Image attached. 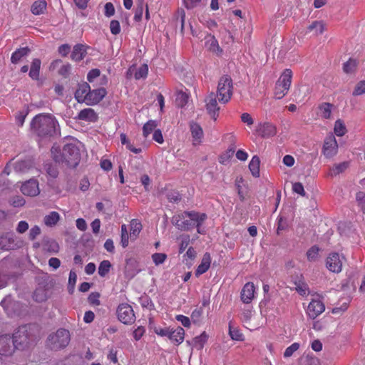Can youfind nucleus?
Segmentation results:
<instances>
[{"mask_svg": "<svg viewBox=\"0 0 365 365\" xmlns=\"http://www.w3.org/2000/svg\"><path fill=\"white\" fill-rule=\"evenodd\" d=\"M58 125V121L52 115L40 113L31 120L30 130L34 135L41 138H50L57 134Z\"/></svg>", "mask_w": 365, "mask_h": 365, "instance_id": "obj_1", "label": "nucleus"}, {"mask_svg": "<svg viewBox=\"0 0 365 365\" xmlns=\"http://www.w3.org/2000/svg\"><path fill=\"white\" fill-rule=\"evenodd\" d=\"M207 219V215L195 211H185L180 215L172 217L171 222L178 230L188 231L194 227H197V232L204 234L205 231L200 229L202 224Z\"/></svg>", "mask_w": 365, "mask_h": 365, "instance_id": "obj_2", "label": "nucleus"}, {"mask_svg": "<svg viewBox=\"0 0 365 365\" xmlns=\"http://www.w3.org/2000/svg\"><path fill=\"white\" fill-rule=\"evenodd\" d=\"M11 338L16 349L19 350L29 349L36 341L31 327L29 324L20 326L14 331Z\"/></svg>", "mask_w": 365, "mask_h": 365, "instance_id": "obj_3", "label": "nucleus"}, {"mask_svg": "<svg viewBox=\"0 0 365 365\" xmlns=\"http://www.w3.org/2000/svg\"><path fill=\"white\" fill-rule=\"evenodd\" d=\"M70 341V333L64 329H59L56 332L51 334L46 341L47 346L53 351L65 348Z\"/></svg>", "mask_w": 365, "mask_h": 365, "instance_id": "obj_4", "label": "nucleus"}, {"mask_svg": "<svg viewBox=\"0 0 365 365\" xmlns=\"http://www.w3.org/2000/svg\"><path fill=\"white\" fill-rule=\"evenodd\" d=\"M233 93V83L231 77L228 75L222 76L219 81L217 89V96L219 101L222 103H227L230 101Z\"/></svg>", "mask_w": 365, "mask_h": 365, "instance_id": "obj_5", "label": "nucleus"}, {"mask_svg": "<svg viewBox=\"0 0 365 365\" xmlns=\"http://www.w3.org/2000/svg\"><path fill=\"white\" fill-rule=\"evenodd\" d=\"M225 138L226 140L231 143V144L227 149V150L221 155L220 160H230L231 158H233L235 155L237 160H247L248 158V154L245 151L242 150H239L236 151V146L235 145V137L231 134H228L226 135Z\"/></svg>", "mask_w": 365, "mask_h": 365, "instance_id": "obj_6", "label": "nucleus"}, {"mask_svg": "<svg viewBox=\"0 0 365 365\" xmlns=\"http://www.w3.org/2000/svg\"><path fill=\"white\" fill-rule=\"evenodd\" d=\"M116 313L118 320L125 324H131L135 320L133 309L128 304H120L117 308Z\"/></svg>", "mask_w": 365, "mask_h": 365, "instance_id": "obj_7", "label": "nucleus"}, {"mask_svg": "<svg viewBox=\"0 0 365 365\" xmlns=\"http://www.w3.org/2000/svg\"><path fill=\"white\" fill-rule=\"evenodd\" d=\"M15 349H16L10 334L0 336V359L11 356Z\"/></svg>", "mask_w": 365, "mask_h": 365, "instance_id": "obj_8", "label": "nucleus"}, {"mask_svg": "<svg viewBox=\"0 0 365 365\" xmlns=\"http://www.w3.org/2000/svg\"><path fill=\"white\" fill-rule=\"evenodd\" d=\"M21 247V242L16 241L11 233H5L0 237V249L2 250H14Z\"/></svg>", "mask_w": 365, "mask_h": 365, "instance_id": "obj_9", "label": "nucleus"}, {"mask_svg": "<svg viewBox=\"0 0 365 365\" xmlns=\"http://www.w3.org/2000/svg\"><path fill=\"white\" fill-rule=\"evenodd\" d=\"M53 160H81L79 149L74 144H66L61 150V159L57 155H54Z\"/></svg>", "mask_w": 365, "mask_h": 365, "instance_id": "obj_10", "label": "nucleus"}, {"mask_svg": "<svg viewBox=\"0 0 365 365\" xmlns=\"http://www.w3.org/2000/svg\"><path fill=\"white\" fill-rule=\"evenodd\" d=\"M338 150V144L335 137L331 134L326 137L324 142L322 153L324 155L330 158L334 157Z\"/></svg>", "mask_w": 365, "mask_h": 365, "instance_id": "obj_11", "label": "nucleus"}, {"mask_svg": "<svg viewBox=\"0 0 365 365\" xmlns=\"http://www.w3.org/2000/svg\"><path fill=\"white\" fill-rule=\"evenodd\" d=\"M206 110L209 115L214 120H216L220 111V107L217 105L216 100V95L214 93H211L205 98Z\"/></svg>", "mask_w": 365, "mask_h": 365, "instance_id": "obj_12", "label": "nucleus"}, {"mask_svg": "<svg viewBox=\"0 0 365 365\" xmlns=\"http://www.w3.org/2000/svg\"><path fill=\"white\" fill-rule=\"evenodd\" d=\"M138 261L133 258L130 257L125 259V265L124 268L125 277L128 279H133L138 273L140 272Z\"/></svg>", "mask_w": 365, "mask_h": 365, "instance_id": "obj_13", "label": "nucleus"}, {"mask_svg": "<svg viewBox=\"0 0 365 365\" xmlns=\"http://www.w3.org/2000/svg\"><path fill=\"white\" fill-rule=\"evenodd\" d=\"M21 191L24 195L35 197L40 193L38 182L35 179L26 181L21 187Z\"/></svg>", "mask_w": 365, "mask_h": 365, "instance_id": "obj_14", "label": "nucleus"}, {"mask_svg": "<svg viewBox=\"0 0 365 365\" xmlns=\"http://www.w3.org/2000/svg\"><path fill=\"white\" fill-rule=\"evenodd\" d=\"M326 265L329 271L335 273L340 272L342 268V260L339 253H331L327 258Z\"/></svg>", "mask_w": 365, "mask_h": 365, "instance_id": "obj_15", "label": "nucleus"}, {"mask_svg": "<svg viewBox=\"0 0 365 365\" xmlns=\"http://www.w3.org/2000/svg\"><path fill=\"white\" fill-rule=\"evenodd\" d=\"M325 309L324 304L320 300L313 299L308 305L307 314L311 319L317 318Z\"/></svg>", "mask_w": 365, "mask_h": 365, "instance_id": "obj_16", "label": "nucleus"}, {"mask_svg": "<svg viewBox=\"0 0 365 365\" xmlns=\"http://www.w3.org/2000/svg\"><path fill=\"white\" fill-rule=\"evenodd\" d=\"M257 132L262 137L269 138L277 134V128L271 123L264 122L259 125Z\"/></svg>", "mask_w": 365, "mask_h": 365, "instance_id": "obj_17", "label": "nucleus"}, {"mask_svg": "<svg viewBox=\"0 0 365 365\" xmlns=\"http://www.w3.org/2000/svg\"><path fill=\"white\" fill-rule=\"evenodd\" d=\"M107 92L104 88L91 90L88 97V105H96L106 95Z\"/></svg>", "mask_w": 365, "mask_h": 365, "instance_id": "obj_18", "label": "nucleus"}, {"mask_svg": "<svg viewBox=\"0 0 365 365\" xmlns=\"http://www.w3.org/2000/svg\"><path fill=\"white\" fill-rule=\"evenodd\" d=\"M78 120L89 123H95L98 119V115L93 108H84L81 110L77 116Z\"/></svg>", "mask_w": 365, "mask_h": 365, "instance_id": "obj_19", "label": "nucleus"}, {"mask_svg": "<svg viewBox=\"0 0 365 365\" xmlns=\"http://www.w3.org/2000/svg\"><path fill=\"white\" fill-rule=\"evenodd\" d=\"M90 86L87 83L78 85V89L75 92V98L78 102H85L87 104Z\"/></svg>", "mask_w": 365, "mask_h": 365, "instance_id": "obj_20", "label": "nucleus"}, {"mask_svg": "<svg viewBox=\"0 0 365 365\" xmlns=\"http://www.w3.org/2000/svg\"><path fill=\"white\" fill-rule=\"evenodd\" d=\"M255 289V287L252 282H247L245 284L241 292V299L244 303L251 302L254 297Z\"/></svg>", "mask_w": 365, "mask_h": 365, "instance_id": "obj_21", "label": "nucleus"}, {"mask_svg": "<svg viewBox=\"0 0 365 365\" xmlns=\"http://www.w3.org/2000/svg\"><path fill=\"white\" fill-rule=\"evenodd\" d=\"M31 50L29 47H21L16 49L14 52L12 53L11 56V62L13 64H17L20 63L24 58L28 56Z\"/></svg>", "mask_w": 365, "mask_h": 365, "instance_id": "obj_22", "label": "nucleus"}, {"mask_svg": "<svg viewBox=\"0 0 365 365\" xmlns=\"http://www.w3.org/2000/svg\"><path fill=\"white\" fill-rule=\"evenodd\" d=\"M190 131L192 137L193 144H200L203 138V130L200 125L196 123H191Z\"/></svg>", "mask_w": 365, "mask_h": 365, "instance_id": "obj_23", "label": "nucleus"}, {"mask_svg": "<svg viewBox=\"0 0 365 365\" xmlns=\"http://www.w3.org/2000/svg\"><path fill=\"white\" fill-rule=\"evenodd\" d=\"M211 263V257L210 255L208 252L204 254L201 263L198 265L195 274L196 277H199L200 275L204 274L207 271L210 266Z\"/></svg>", "mask_w": 365, "mask_h": 365, "instance_id": "obj_24", "label": "nucleus"}, {"mask_svg": "<svg viewBox=\"0 0 365 365\" xmlns=\"http://www.w3.org/2000/svg\"><path fill=\"white\" fill-rule=\"evenodd\" d=\"M292 71L291 69L287 68L283 71L277 83L289 91L292 83Z\"/></svg>", "mask_w": 365, "mask_h": 365, "instance_id": "obj_25", "label": "nucleus"}, {"mask_svg": "<svg viewBox=\"0 0 365 365\" xmlns=\"http://www.w3.org/2000/svg\"><path fill=\"white\" fill-rule=\"evenodd\" d=\"M184 336L185 330L183 328L178 327L176 329H170L168 338L172 341H175L178 344H180L183 341Z\"/></svg>", "mask_w": 365, "mask_h": 365, "instance_id": "obj_26", "label": "nucleus"}, {"mask_svg": "<svg viewBox=\"0 0 365 365\" xmlns=\"http://www.w3.org/2000/svg\"><path fill=\"white\" fill-rule=\"evenodd\" d=\"M47 8V3L45 0H36L31 6V11L34 15H41L44 14Z\"/></svg>", "mask_w": 365, "mask_h": 365, "instance_id": "obj_27", "label": "nucleus"}, {"mask_svg": "<svg viewBox=\"0 0 365 365\" xmlns=\"http://www.w3.org/2000/svg\"><path fill=\"white\" fill-rule=\"evenodd\" d=\"M86 55V49L84 45L77 44L73 47L71 53V58L76 61H81Z\"/></svg>", "mask_w": 365, "mask_h": 365, "instance_id": "obj_28", "label": "nucleus"}, {"mask_svg": "<svg viewBox=\"0 0 365 365\" xmlns=\"http://www.w3.org/2000/svg\"><path fill=\"white\" fill-rule=\"evenodd\" d=\"M41 245L45 250L52 252H57L59 249L58 243L48 237H43Z\"/></svg>", "mask_w": 365, "mask_h": 365, "instance_id": "obj_29", "label": "nucleus"}, {"mask_svg": "<svg viewBox=\"0 0 365 365\" xmlns=\"http://www.w3.org/2000/svg\"><path fill=\"white\" fill-rule=\"evenodd\" d=\"M41 61L39 58H34L32 61L29 76L33 80H38Z\"/></svg>", "mask_w": 365, "mask_h": 365, "instance_id": "obj_30", "label": "nucleus"}, {"mask_svg": "<svg viewBox=\"0 0 365 365\" xmlns=\"http://www.w3.org/2000/svg\"><path fill=\"white\" fill-rule=\"evenodd\" d=\"M300 277H299L298 275L292 276V281L296 286L295 289L297 290V292L299 294L304 296L307 294L308 287L307 284L300 279Z\"/></svg>", "mask_w": 365, "mask_h": 365, "instance_id": "obj_31", "label": "nucleus"}, {"mask_svg": "<svg viewBox=\"0 0 365 365\" xmlns=\"http://www.w3.org/2000/svg\"><path fill=\"white\" fill-rule=\"evenodd\" d=\"M206 44L207 45L209 51L216 53V55L220 56L222 53V49L220 48L215 36H211L210 38L207 41Z\"/></svg>", "mask_w": 365, "mask_h": 365, "instance_id": "obj_32", "label": "nucleus"}, {"mask_svg": "<svg viewBox=\"0 0 365 365\" xmlns=\"http://www.w3.org/2000/svg\"><path fill=\"white\" fill-rule=\"evenodd\" d=\"M208 339V336L205 331H203L200 336L195 337L192 339V344L197 347L198 349H202L204 346V344L206 343ZM188 344H191L190 341H187Z\"/></svg>", "mask_w": 365, "mask_h": 365, "instance_id": "obj_33", "label": "nucleus"}, {"mask_svg": "<svg viewBox=\"0 0 365 365\" xmlns=\"http://www.w3.org/2000/svg\"><path fill=\"white\" fill-rule=\"evenodd\" d=\"M333 105L329 103H323L319 106L320 115L325 119H329L331 115Z\"/></svg>", "mask_w": 365, "mask_h": 365, "instance_id": "obj_34", "label": "nucleus"}, {"mask_svg": "<svg viewBox=\"0 0 365 365\" xmlns=\"http://www.w3.org/2000/svg\"><path fill=\"white\" fill-rule=\"evenodd\" d=\"M349 161H343L339 163H336L330 169V175H337L340 173H342L344 170H346L349 168Z\"/></svg>", "mask_w": 365, "mask_h": 365, "instance_id": "obj_35", "label": "nucleus"}, {"mask_svg": "<svg viewBox=\"0 0 365 365\" xmlns=\"http://www.w3.org/2000/svg\"><path fill=\"white\" fill-rule=\"evenodd\" d=\"M158 126L157 121L155 120H150L147 123H145L143 127V135L144 138H147L148 135L157 130L156 128Z\"/></svg>", "mask_w": 365, "mask_h": 365, "instance_id": "obj_36", "label": "nucleus"}, {"mask_svg": "<svg viewBox=\"0 0 365 365\" xmlns=\"http://www.w3.org/2000/svg\"><path fill=\"white\" fill-rule=\"evenodd\" d=\"M309 31H314L316 35L322 34L325 30V24L322 21H314L308 27Z\"/></svg>", "mask_w": 365, "mask_h": 365, "instance_id": "obj_37", "label": "nucleus"}, {"mask_svg": "<svg viewBox=\"0 0 365 365\" xmlns=\"http://www.w3.org/2000/svg\"><path fill=\"white\" fill-rule=\"evenodd\" d=\"M59 219V214L57 212L53 211L44 217L43 221L47 226L52 227L57 224Z\"/></svg>", "mask_w": 365, "mask_h": 365, "instance_id": "obj_38", "label": "nucleus"}, {"mask_svg": "<svg viewBox=\"0 0 365 365\" xmlns=\"http://www.w3.org/2000/svg\"><path fill=\"white\" fill-rule=\"evenodd\" d=\"M334 131L337 136H343L345 135L347 130L343 120L341 119L336 120L334 123Z\"/></svg>", "mask_w": 365, "mask_h": 365, "instance_id": "obj_39", "label": "nucleus"}, {"mask_svg": "<svg viewBox=\"0 0 365 365\" xmlns=\"http://www.w3.org/2000/svg\"><path fill=\"white\" fill-rule=\"evenodd\" d=\"M357 66V61L350 58L349 61L344 63L343 70L346 73H352L356 71Z\"/></svg>", "mask_w": 365, "mask_h": 365, "instance_id": "obj_40", "label": "nucleus"}, {"mask_svg": "<svg viewBox=\"0 0 365 365\" xmlns=\"http://www.w3.org/2000/svg\"><path fill=\"white\" fill-rule=\"evenodd\" d=\"M111 266L108 260L102 261L98 267V274L102 277H105L109 272Z\"/></svg>", "mask_w": 365, "mask_h": 365, "instance_id": "obj_41", "label": "nucleus"}, {"mask_svg": "<svg viewBox=\"0 0 365 365\" xmlns=\"http://www.w3.org/2000/svg\"><path fill=\"white\" fill-rule=\"evenodd\" d=\"M299 364V365H318L319 361L315 357L307 355L300 357Z\"/></svg>", "mask_w": 365, "mask_h": 365, "instance_id": "obj_42", "label": "nucleus"}, {"mask_svg": "<svg viewBox=\"0 0 365 365\" xmlns=\"http://www.w3.org/2000/svg\"><path fill=\"white\" fill-rule=\"evenodd\" d=\"M130 237H137L142 230L141 223L137 222L136 220H133L130 222Z\"/></svg>", "mask_w": 365, "mask_h": 365, "instance_id": "obj_43", "label": "nucleus"}, {"mask_svg": "<svg viewBox=\"0 0 365 365\" xmlns=\"http://www.w3.org/2000/svg\"><path fill=\"white\" fill-rule=\"evenodd\" d=\"M33 298L38 302H44L47 299L46 292L44 289L38 288L34 292Z\"/></svg>", "mask_w": 365, "mask_h": 365, "instance_id": "obj_44", "label": "nucleus"}, {"mask_svg": "<svg viewBox=\"0 0 365 365\" xmlns=\"http://www.w3.org/2000/svg\"><path fill=\"white\" fill-rule=\"evenodd\" d=\"M288 227V222L286 218L282 216H279L277 219V234L279 235L282 231H284Z\"/></svg>", "mask_w": 365, "mask_h": 365, "instance_id": "obj_45", "label": "nucleus"}, {"mask_svg": "<svg viewBox=\"0 0 365 365\" xmlns=\"http://www.w3.org/2000/svg\"><path fill=\"white\" fill-rule=\"evenodd\" d=\"M28 113H29L28 110H19L16 113V115L15 116V120H16V123L18 125V126H19V127L23 126Z\"/></svg>", "mask_w": 365, "mask_h": 365, "instance_id": "obj_46", "label": "nucleus"}, {"mask_svg": "<svg viewBox=\"0 0 365 365\" xmlns=\"http://www.w3.org/2000/svg\"><path fill=\"white\" fill-rule=\"evenodd\" d=\"M229 334L233 340L242 341L244 339L243 334L238 329L233 328L231 323L229 324Z\"/></svg>", "mask_w": 365, "mask_h": 365, "instance_id": "obj_47", "label": "nucleus"}, {"mask_svg": "<svg viewBox=\"0 0 365 365\" xmlns=\"http://www.w3.org/2000/svg\"><path fill=\"white\" fill-rule=\"evenodd\" d=\"M319 248L317 245L310 247L307 252V259L309 261H315L319 256Z\"/></svg>", "mask_w": 365, "mask_h": 365, "instance_id": "obj_48", "label": "nucleus"}, {"mask_svg": "<svg viewBox=\"0 0 365 365\" xmlns=\"http://www.w3.org/2000/svg\"><path fill=\"white\" fill-rule=\"evenodd\" d=\"M259 166L260 161H250L248 168L251 171L252 175L255 177H259Z\"/></svg>", "mask_w": 365, "mask_h": 365, "instance_id": "obj_49", "label": "nucleus"}, {"mask_svg": "<svg viewBox=\"0 0 365 365\" xmlns=\"http://www.w3.org/2000/svg\"><path fill=\"white\" fill-rule=\"evenodd\" d=\"M148 73V67L147 64L140 66L135 73V79H140L146 78Z\"/></svg>", "mask_w": 365, "mask_h": 365, "instance_id": "obj_50", "label": "nucleus"}, {"mask_svg": "<svg viewBox=\"0 0 365 365\" xmlns=\"http://www.w3.org/2000/svg\"><path fill=\"white\" fill-rule=\"evenodd\" d=\"M288 90L276 83L274 95L277 99H282L287 93Z\"/></svg>", "mask_w": 365, "mask_h": 365, "instance_id": "obj_51", "label": "nucleus"}, {"mask_svg": "<svg viewBox=\"0 0 365 365\" xmlns=\"http://www.w3.org/2000/svg\"><path fill=\"white\" fill-rule=\"evenodd\" d=\"M47 173L52 177L53 178H56L58 175V170L57 166L53 163H48L45 165Z\"/></svg>", "mask_w": 365, "mask_h": 365, "instance_id": "obj_52", "label": "nucleus"}, {"mask_svg": "<svg viewBox=\"0 0 365 365\" xmlns=\"http://www.w3.org/2000/svg\"><path fill=\"white\" fill-rule=\"evenodd\" d=\"M365 93V81H360L355 86L353 91L354 96H361Z\"/></svg>", "mask_w": 365, "mask_h": 365, "instance_id": "obj_53", "label": "nucleus"}, {"mask_svg": "<svg viewBox=\"0 0 365 365\" xmlns=\"http://www.w3.org/2000/svg\"><path fill=\"white\" fill-rule=\"evenodd\" d=\"M188 100V95L185 93L180 91L178 93L176 102L179 106L183 107L187 103Z\"/></svg>", "mask_w": 365, "mask_h": 365, "instance_id": "obj_54", "label": "nucleus"}, {"mask_svg": "<svg viewBox=\"0 0 365 365\" xmlns=\"http://www.w3.org/2000/svg\"><path fill=\"white\" fill-rule=\"evenodd\" d=\"M299 348V343H293L291 346H289V347H287L284 352V356L285 358H288V357H290L291 356H292V354L297 351L298 350Z\"/></svg>", "mask_w": 365, "mask_h": 365, "instance_id": "obj_55", "label": "nucleus"}, {"mask_svg": "<svg viewBox=\"0 0 365 365\" xmlns=\"http://www.w3.org/2000/svg\"><path fill=\"white\" fill-rule=\"evenodd\" d=\"M120 243L123 247H126L128 245V234L126 226L123 225L121 226V240Z\"/></svg>", "mask_w": 365, "mask_h": 365, "instance_id": "obj_56", "label": "nucleus"}, {"mask_svg": "<svg viewBox=\"0 0 365 365\" xmlns=\"http://www.w3.org/2000/svg\"><path fill=\"white\" fill-rule=\"evenodd\" d=\"M167 258V255L164 253H155L152 255V259L155 265L163 264Z\"/></svg>", "mask_w": 365, "mask_h": 365, "instance_id": "obj_57", "label": "nucleus"}, {"mask_svg": "<svg viewBox=\"0 0 365 365\" xmlns=\"http://www.w3.org/2000/svg\"><path fill=\"white\" fill-rule=\"evenodd\" d=\"M167 198L170 202H178L181 200V195L177 191H170L168 192Z\"/></svg>", "mask_w": 365, "mask_h": 365, "instance_id": "obj_58", "label": "nucleus"}, {"mask_svg": "<svg viewBox=\"0 0 365 365\" xmlns=\"http://www.w3.org/2000/svg\"><path fill=\"white\" fill-rule=\"evenodd\" d=\"M99 298L100 294L98 292H92L89 294L88 301L91 304L98 306L101 304Z\"/></svg>", "mask_w": 365, "mask_h": 365, "instance_id": "obj_59", "label": "nucleus"}, {"mask_svg": "<svg viewBox=\"0 0 365 365\" xmlns=\"http://www.w3.org/2000/svg\"><path fill=\"white\" fill-rule=\"evenodd\" d=\"M143 1L138 4L134 14V20L135 21H140L142 19L143 16Z\"/></svg>", "mask_w": 365, "mask_h": 365, "instance_id": "obj_60", "label": "nucleus"}, {"mask_svg": "<svg viewBox=\"0 0 365 365\" xmlns=\"http://www.w3.org/2000/svg\"><path fill=\"white\" fill-rule=\"evenodd\" d=\"M110 32L113 35H117L120 32V23L117 20H112L110 24Z\"/></svg>", "mask_w": 365, "mask_h": 365, "instance_id": "obj_61", "label": "nucleus"}, {"mask_svg": "<svg viewBox=\"0 0 365 365\" xmlns=\"http://www.w3.org/2000/svg\"><path fill=\"white\" fill-rule=\"evenodd\" d=\"M71 66L69 63L63 64L59 69L58 73L64 78H67L70 73Z\"/></svg>", "mask_w": 365, "mask_h": 365, "instance_id": "obj_62", "label": "nucleus"}, {"mask_svg": "<svg viewBox=\"0 0 365 365\" xmlns=\"http://www.w3.org/2000/svg\"><path fill=\"white\" fill-rule=\"evenodd\" d=\"M105 9V16L107 17H110L114 15L115 14V8L112 3L108 2L105 4L104 6Z\"/></svg>", "mask_w": 365, "mask_h": 365, "instance_id": "obj_63", "label": "nucleus"}, {"mask_svg": "<svg viewBox=\"0 0 365 365\" xmlns=\"http://www.w3.org/2000/svg\"><path fill=\"white\" fill-rule=\"evenodd\" d=\"M292 190L294 192L302 195H305V191L304 187L301 182H295L292 185Z\"/></svg>", "mask_w": 365, "mask_h": 365, "instance_id": "obj_64", "label": "nucleus"}]
</instances>
